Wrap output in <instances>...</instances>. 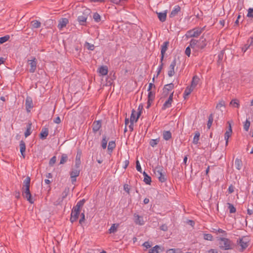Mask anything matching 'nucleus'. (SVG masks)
I'll use <instances>...</instances> for the list:
<instances>
[{"label": "nucleus", "instance_id": "obj_1", "mask_svg": "<svg viewBox=\"0 0 253 253\" xmlns=\"http://www.w3.org/2000/svg\"><path fill=\"white\" fill-rule=\"evenodd\" d=\"M207 45L206 39L202 36L199 40L192 39L190 41V46L193 49H204Z\"/></svg>", "mask_w": 253, "mask_h": 253}, {"label": "nucleus", "instance_id": "obj_31", "mask_svg": "<svg viewBox=\"0 0 253 253\" xmlns=\"http://www.w3.org/2000/svg\"><path fill=\"white\" fill-rule=\"evenodd\" d=\"M156 176H157V177L159 179V180L161 182H165L167 180V178H166V175L165 174V172L164 171H163V172L160 173V175H158Z\"/></svg>", "mask_w": 253, "mask_h": 253}, {"label": "nucleus", "instance_id": "obj_50", "mask_svg": "<svg viewBox=\"0 0 253 253\" xmlns=\"http://www.w3.org/2000/svg\"><path fill=\"white\" fill-rule=\"evenodd\" d=\"M85 202V200L83 199L81 200H80V201H79L77 205H76V206H77V207L79 208L80 209L82 208L84 205V204Z\"/></svg>", "mask_w": 253, "mask_h": 253}, {"label": "nucleus", "instance_id": "obj_10", "mask_svg": "<svg viewBox=\"0 0 253 253\" xmlns=\"http://www.w3.org/2000/svg\"><path fill=\"white\" fill-rule=\"evenodd\" d=\"M169 44V42L167 41V42H165L163 43V45L161 46V61H163L165 54L168 48Z\"/></svg>", "mask_w": 253, "mask_h": 253}, {"label": "nucleus", "instance_id": "obj_17", "mask_svg": "<svg viewBox=\"0 0 253 253\" xmlns=\"http://www.w3.org/2000/svg\"><path fill=\"white\" fill-rule=\"evenodd\" d=\"M25 106L28 112H30V109L33 107V102L30 98H27L25 102Z\"/></svg>", "mask_w": 253, "mask_h": 253}, {"label": "nucleus", "instance_id": "obj_54", "mask_svg": "<svg viewBox=\"0 0 253 253\" xmlns=\"http://www.w3.org/2000/svg\"><path fill=\"white\" fill-rule=\"evenodd\" d=\"M56 156H53L49 160V165L50 167H52L54 165V164L56 163Z\"/></svg>", "mask_w": 253, "mask_h": 253}, {"label": "nucleus", "instance_id": "obj_37", "mask_svg": "<svg viewBox=\"0 0 253 253\" xmlns=\"http://www.w3.org/2000/svg\"><path fill=\"white\" fill-rule=\"evenodd\" d=\"M68 157L66 154H63L61 156L60 164H64L68 161Z\"/></svg>", "mask_w": 253, "mask_h": 253}, {"label": "nucleus", "instance_id": "obj_60", "mask_svg": "<svg viewBox=\"0 0 253 253\" xmlns=\"http://www.w3.org/2000/svg\"><path fill=\"white\" fill-rule=\"evenodd\" d=\"M136 168L137 171L140 172H142V169L139 161L137 160L136 162Z\"/></svg>", "mask_w": 253, "mask_h": 253}, {"label": "nucleus", "instance_id": "obj_19", "mask_svg": "<svg viewBox=\"0 0 253 253\" xmlns=\"http://www.w3.org/2000/svg\"><path fill=\"white\" fill-rule=\"evenodd\" d=\"M98 72L102 76H105L108 74V69L107 66H102L98 69Z\"/></svg>", "mask_w": 253, "mask_h": 253}, {"label": "nucleus", "instance_id": "obj_57", "mask_svg": "<svg viewBox=\"0 0 253 253\" xmlns=\"http://www.w3.org/2000/svg\"><path fill=\"white\" fill-rule=\"evenodd\" d=\"M81 218L79 220V223L82 225L83 224V222H84V220H85V215H84V212H83L81 213Z\"/></svg>", "mask_w": 253, "mask_h": 253}, {"label": "nucleus", "instance_id": "obj_36", "mask_svg": "<svg viewBox=\"0 0 253 253\" xmlns=\"http://www.w3.org/2000/svg\"><path fill=\"white\" fill-rule=\"evenodd\" d=\"M31 23L33 28H39L41 26V23L38 20H33Z\"/></svg>", "mask_w": 253, "mask_h": 253}, {"label": "nucleus", "instance_id": "obj_48", "mask_svg": "<svg viewBox=\"0 0 253 253\" xmlns=\"http://www.w3.org/2000/svg\"><path fill=\"white\" fill-rule=\"evenodd\" d=\"M155 98V93L152 91H150L148 92V100L153 101Z\"/></svg>", "mask_w": 253, "mask_h": 253}, {"label": "nucleus", "instance_id": "obj_27", "mask_svg": "<svg viewBox=\"0 0 253 253\" xmlns=\"http://www.w3.org/2000/svg\"><path fill=\"white\" fill-rule=\"evenodd\" d=\"M116 147V143L114 141H111L109 142L108 150L109 154H111L113 149Z\"/></svg>", "mask_w": 253, "mask_h": 253}, {"label": "nucleus", "instance_id": "obj_7", "mask_svg": "<svg viewBox=\"0 0 253 253\" xmlns=\"http://www.w3.org/2000/svg\"><path fill=\"white\" fill-rule=\"evenodd\" d=\"M248 239L246 237H243L239 241H237V243L241 247L242 251L248 247Z\"/></svg>", "mask_w": 253, "mask_h": 253}, {"label": "nucleus", "instance_id": "obj_53", "mask_svg": "<svg viewBox=\"0 0 253 253\" xmlns=\"http://www.w3.org/2000/svg\"><path fill=\"white\" fill-rule=\"evenodd\" d=\"M135 115H136V111L134 109H132V110L131 111V116H130V122L132 121V122H134V121H135V120L136 119Z\"/></svg>", "mask_w": 253, "mask_h": 253}, {"label": "nucleus", "instance_id": "obj_41", "mask_svg": "<svg viewBox=\"0 0 253 253\" xmlns=\"http://www.w3.org/2000/svg\"><path fill=\"white\" fill-rule=\"evenodd\" d=\"M159 141H160L159 138L155 139H151L150 141L149 144H150V146H151L153 147H154L158 144Z\"/></svg>", "mask_w": 253, "mask_h": 253}, {"label": "nucleus", "instance_id": "obj_64", "mask_svg": "<svg viewBox=\"0 0 253 253\" xmlns=\"http://www.w3.org/2000/svg\"><path fill=\"white\" fill-rule=\"evenodd\" d=\"M160 229L161 230H163L164 231H166L168 230V226L166 224H163L160 227Z\"/></svg>", "mask_w": 253, "mask_h": 253}, {"label": "nucleus", "instance_id": "obj_8", "mask_svg": "<svg viewBox=\"0 0 253 253\" xmlns=\"http://www.w3.org/2000/svg\"><path fill=\"white\" fill-rule=\"evenodd\" d=\"M102 126V121H95L92 125V131L94 133H96Z\"/></svg>", "mask_w": 253, "mask_h": 253}, {"label": "nucleus", "instance_id": "obj_30", "mask_svg": "<svg viewBox=\"0 0 253 253\" xmlns=\"http://www.w3.org/2000/svg\"><path fill=\"white\" fill-rule=\"evenodd\" d=\"M193 89L194 88L191 86H187L183 94V97L185 99L186 98V96H188L191 93Z\"/></svg>", "mask_w": 253, "mask_h": 253}, {"label": "nucleus", "instance_id": "obj_32", "mask_svg": "<svg viewBox=\"0 0 253 253\" xmlns=\"http://www.w3.org/2000/svg\"><path fill=\"white\" fill-rule=\"evenodd\" d=\"M108 142V139L106 136L103 135L101 141V146L103 149H105L107 147V144Z\"/></svg>", "mask_w": 253, "mask_h": 253}, {"label": "nucleus", "instance_id": "obj_40", "mask_svg": "<svg viewBox=\"0 0 253 253\" xmlns=\"http://www.w3.org/2000/svg\"><path fill=\"white\" fill-rule=\"evenodd\" d=\"M92 17L96 22L98 23L101 21V16L97 12L94 13Z\"/></svg>", "mask_w": 253, "mask_h": 253}, {"label": "nucleus", "instance_id": "obj_43", "mask_svg": "<svg viewBox=\"0 0 253 253\" xmlns=\"http://www.w3.org/2000/svg\"><path fill=\"white\" fill-rule=\"evenodd\" d=\"M119 226V224H117L116 226L115 224H113L112 225L111 227L109 229V233H114L117 231V228Z\"/></svg>", "mask_w": 253, "mask_h": 253}, {"label": "nucleus", "instance_id": "obj_29", "mask_svg": "<svg viewBox=\"0 0 253 253\" xmlns=\"http://www.w3.org/2000/svg\"><path fill=\"white\" fill-rule=\"evenodd\" d=\"M158 17L161 22H165L167 18V12L158 13Z\"/></svg>", "mask_w": 253, "mask_h": 253}, {"label": "nucleus", "instance_id": "obj_4", "mask_svg": "<svg viewBox=\"0 0 253 253\" xmlns=\"http://www.w3.org/2000/svg\"><path fill=\"white\" fill-rule=\"evenodd\" d=\"M90 13V10L89 9H85L83 12L82 15L78 17V21L81 25L84 26L87 19L88 15Z\"/></svg>", "mask_w": 253, "mask_h": 253}, {"label": "nucleus", "instance_id": "obj_61", "mask_svg": "<svg viewBox=\"0 0 253 253\" xmlns=\"http://www.w3.org/2000/svg\"><path fill=\"white\" fill-rule=\"evenodd\" d=\"M169 94V91H167L166 89L165 90V89L164 88H163V93L162 94V97H166L168 96Z\"/></svg>", "mask_w": 253, "mask_h": 253}, {"label": "nucleus", "instance_id": "obj_25", "mask_svg": "<svg viewBox=\"0 0 253 253\" xmlns=\"http://www.w3.org/2000/svg\"><path fill=\"white\" fill-rule=\"evenodd\" d=\"M163 138L166 140H169L171 138V133L170 131L164 130L163 132Z\"/></svg>", "mask_w": 253, "mask_h": 253}, {"label": "nucleus", "instance_id": "obj_14", "mask_svg": "<svg viewBox=\"0 0 253 253\" xmlns=\"http://www.w3.org/2000/svg\"><path fill=\"white\" fill-rule=\"evenodd\" d=\"M134 216L135 217L134 222L136 224H138L140 225H142L144 224V221L143 220V218L141 216H139L138 214L135 213L134 214Z\"/></svg>", "mask_w": 253, "mask_h": 253}, {"label": "nucleus", "instance_id": "obj_5", "mask_svg": "<svg viewBox=\"0 0 253 253\" xmlns=\"http://www.w3.org/2000/svg\"><path fill=\"white\" fill-rule=\"evenodd\" d=\"M22 190L23 197L26 199L30 203H34V201L32 198V195L30 191V187H22Z\"/></svg>", "mask_w": 253, "mask_h": 253}, {"label": "nucleus", "instance_id": "obj_28", "mask_svg": "<svg viewBox=\"0 0 253 253\" xmlns=\"http://www.w3.org/2000/svg\"><path fill=\"white\" fill-rule=\"evenodd\" d=\"M235 166L237 169L240 170L243 166L242 160L240 159L236 158L235 161Z\"/></svg>", "mask_w": 253, "mask_h": 253}, {"label": "nucleus", "instance_id": "obj_63", "mask_svg": "<svg viewBox=\"0 0 253 253\" xmlns=\"http://www.w3.org/2000/svg\"><path fill=\"white\" fill-rule=\"evenodd\" d=\"M228 191L229 194H231L234 191V187L232 184L229 186Z\"/></svg>", "mask_w": 253, "mask_h": 253}, {"label": "nucleus", "instance_id": "obj_33", "mask_svg": "<svg viewBox=\"0 0 253 253\" xmlns=\"http://www.w3.org/2000/svg\"><path fill=\"white\" fill-rule=\"evenodd\" d=\"M161 247L158 245H156L149 251V253H159Z\"/></svg>", "mask_w": 253, "mask_h": 253}, {"label": "nucleus", "instance_id": "obj_45", "mask_svg": "<svg viewBox=\"0 0 253 253\" xmlns=\"http://www.w3.org/2000/svg\"><path fill=\"white\" fill-rule=\"evenodd\" d=\"M164 88L165 90L166 89L167 91H169L174 88V84L172 83L167 84L164 86Z\"/></svg>", "mask_w": 253, "mask_h": 253}, {"label": "nucleus", "instance_id": "obj_23", "mask_svg": "<svg viewBox=\"0 0 253 253\" xmlns=\"http://www.w3.org/2000/svg\"><path fill=\"white\" fill-rule=\"evenodd\" d=\"M143 175L144 176V182L146 184H150L151 182V178L150 176H149L147 173L145 171L143 172Z\"/></svg>", "mask_w": 253, "mask_h": 253}, {"label": "nucleus", "instance_id": "obj_59", "mask_svg": "<svg viewBox=\"0 0 253 253\" xmlns=\"http://www.w3.org/2000/svg\"><path fill=\"white\" fill-rule=\"evenodd\" d=\"M191 47L189 45V46L186 47V48L185 49V54L187 56H188V57H189L190 56V54H191Z\"/></svg>", "mask_w": 253, "mask_h": 253}, {"label": "nucleus", "instance_id": "obj_35", "mask_svg": "<svg viewBox=\"0 0 253 253\" xmlns=\"http://www.w3.org/2000/svg\"><path fill=\"white\" fill-rule=\"evenodd\" d=\"M31 178L29 176H27L24 180L22 187H27L30 186Z\"/></svg>", "mask_w": 253, "mask_h": 253}, {"label": "nucleus", "instance_id": "obj_16", "mask_svg": "<svg viewBox=\"0 0 253 253\" xmlns=\"http://www.w3.org/2000/svg\"><path fill=\"white\" fill-rule=\"evenodd\" d=\"M153 170L156 176L160 175V173L164 171L163 167L162 166L158 165L155 168L153 167Z\"/></svg>", "mask_w": 253, "mask_h": 253}, {"label": "nucleus", "instance_id": "obj_39", "mask_svg": "<svg viewBox=\"0 0 253 253\" xmlns=\"http://www.w3.org/2000/svg\"><path fill=\"white\" fill-rule=\"evenodd\" d=\"M213 115L212 114H211L210 115L209 117V119H208V123H207V127L208 128V129H210L212 125V122H213Z\"/></svg>", "mask_w": 253, "mask_h": 253}, {"label": "nucleus", "instance_id": "obj_15", "mask_svg": "<svg viewBox=\"0 0 253 253\" xmlns=\"http://www.w3.org/2000/svg\"><path fill=\"white\" fill-rule=\"evenodd\" d=\"M20 153L23 158H25V152L26 150L25 143L23 140H21L19 144Z\"/></svg>", "mask_w": 253, "mask_h": 253}, {"label": "nucleus", "instance_id": "obj_21", "mask_svg": "<svg viewBox=\"0 0 253 253\" xmlns=\"http://www.w3.org/2000/svg\"><path fill=\"white\" fill-rule=\"evenodd\" d=\"M80 213L79 212H74L73 211H72L71 214V218H70V221L72 223H73L74 222L77 221L78 218H79Z\"/></svg>", "mask_w": 253, "mask_h": 253}, {"label": "nucleus", "instance_id": "obj_49", "mask_svg": "<svg viewBox=\"0 0 253 253\" xmlns=\"http://www.w3.org/2000/svg\"><path fill=\"white\" fill-rule=\"evenodd\" d=\"M247 16L249 18L253 19V8H249L248 10Z\"/></svg>", "mask_w": 253, "mask_h": 253}, {"label": "nucleus", "instance_id": "obj_2", "mask_svg": "<svg viewBox=\"0 0 253 253\" xmlns=\"http://www.w3.org/2000/svg\"><path fill=\"white\" fill-rule=\"evenodd\" d=\"M204 30V28H201L196 27L190 30L187 32L186 36L187 38H198L202 34Z\"/></svg>", "mask_w": 253, "mask_h": 253}, {"label": "nucleus", "instance_id": "obj_44", "mask_svg": "<svg viewBox=\"0 0 253 253\" xmlns=\"http://www.w3.org/2000/svg\"><path fill=\"white\" fill-rule=\"evenodd\" d=\"M10 38L9 35H6L0 38V44H2L8 41Z\"/></svg>", "mask_w": 253, "mask_h": 253}, {"label": "nucleus", "instance_id": "obj_38", "mask_svg": "<svg viewBox=\"0 0 253 253\" xmlns=\"http://www.w3.org/2000/svg\"><path fill=\"white\" fill-rule=\"evenodd\" d=\"M200 136V133L199 132L197 131L195 133V134L194 135V137L193 138V143L194 144H197L198 143V141L199 140V138Z\"/></svg>", "mask_w": 253, "mask_h": 253}, {"label": "nucleus", "instance_id": "obj_3", "mask_svg": "<svg viewBox=\"0 0 253 253\" xmlns=\"http://www.w3.org/2000/svg\"><path fill=\"white\" fill-rule=\"evenodd\" d=\"M219 241V248L222 250H228L231 249V241L226 238H220Z\"/></svg>", "mask_w": 253, "mask_h": 253}, {"label": "nucleus", "instance_id": "obj_42", "mask_svg": "<svg viewBox=\"0 0 253 253\" xmlns=\"http://www.w3.org/2000/svg\"><path fill=\"white\" fill-rule=\"evenodd\" d=\"M227 205L228 206V209L229 210L230 213H232L236 212V209L232 204L228 203H227Z\"/></svg>", "mask_w": 253, "mask_h": 253}, {"label": "nucleus", "instance_id": "obj_22", "mask_svg": "<svg viewBox=\"0 0 253 253\" xmlns=\"http://www.w3.org/2000/svg\"><path fill=\"white\" fill-rule=\"evenodd\" d=\"M80 172V168H75L70 172V176L71 177H77L79 175Z\"/></svg>", "mask_w": 253, "mask_h": 253}, {"label": "nucleus", "instance_id": "obj_46", "mask_svg": "<svg viewBox=\"0 0 253 253\" xmlns=\"http://www.w3.org/2000/svg\"><path fill=\"white\" fill-rule=\"evenodd\" d=\"M250 122L248 119H247L244 124V129L245 131H248L249 130L250 126Z\"/></svg>", "mask_w": 253, "mask_h": 253}, {"label": "nucleus", "instance_id": "obj_18", "mask_svg": "<svg viewBox=\"0 0 253 253\" xmlns=\"http://www.w3.org/2000/svg\"><path fill=\"white\" fill-rule=\"evenodd\" d=\"M181 8L179 5H176L174 7V9L171 11L169 17L172 18L175 16L177 13L180 11Z\"/></svg>", "mask_w": 253, "mask_h": 253}, {"label": "nucleus", "instance_id": "obj_24", "mask_svg": "<svg viewBox=\"0 0 253 253\" xmlns=\"http://www.w3.org/2000/svg\"><path fill=\"white\" fill-rule=\"evenodd\" d=\"M199 80V78L197 76H194L192 78L190 86L194 88L198 84Z\"/></svg>", "mask_w": 253, "mask_h": 253}, {"label": "nucleus", "instance_id": "obj_58", "mask_svg": "<svg viewBox=\"0 0 253 253\" xmlns=\"http://www.w3.org/2000/svg\"><path fill=\"white\" fill-rule=\"evenodd\" d=\"M225 106V102L223 100H221L216 106L217 109H220L221 107Z\"/></svg>", "mask_w": 253, "mask_h": 253}, {"label": "nucleus", "instance_id": "obj_20", "mask_svg": "<svg viewBox=\"0 0 253 253\" xmlns=\"http://www.w3.org/2000/svg\"><path fill=\"white\" fill-rule=\"evenodd\" d=\"M31 128L32 123L31 122H29L27 125L26 130L24 133L25 137H27L32 133Z\"/></svg>", "mask_w": 253, "mask_h": 253}, {"label": "nucleus", "instance_id": "obj_11", "mask_svg": "<svg viewBox=\"0 0 253 253\" xmlns=\"http://www.w3.org/2000/svg\"><path fill=\"white\" fill-rule=\"evenodd\" d=\"M82 151L79 150H78L77 155L76 156V159H75V168H80L81 162V159L82 157Z\"/></svg>", "mask_w": 253, "mask_h": 253}, {"label": "nucleus", "instance_id": "obj_52", "mask_svg": "<svg viewBox=\"0 0 253 253\" xmlns=\"http://www.w3.org/2000/svg\"><path fill=\"white\" fill-rule=\"evenodd\" d=\"M69 189L66 188L62 193V200L63 201L65 198L67 197L69 193Z\"/></svg>", "mask_w": 253, "mask_h": 253}, {"label": "nucleus", "instance_id": "obj_34", "mask_svg": "<svg viewBox=\"0 0 253 253\" xmlns=\"http://www.w3.org/2000/svg\"><path fill=\"white\" fill-rule=\"evenodd\" d=\"M230 105L234 107L238 108L240 106L239 101L237 99H232L230 103Z\"/></svg>", "mask_w": 253, "mask_h": 253}, {"label": "nucleus", "instance_id": "obj_26", "mask_svg": "<svg viewBox=\"0 0 253 253\" xmlns=\"http://www.w3.org/2000/svg\"><path fill=\"white\" fill-rule=\"evenodd\" d=\"M173 100H171V99L168 98V100L164 103L162 106V110H164L166 109L167 108H169L171 107V103L172 102Z\"/></svg>", "mask_w": 253, "mask_h": 253}, {"label": "nucleus", "instance_id": "obj_6", "mask_svg": "<svg viewBox=\"0 0 253 253\" xmlns=\"http://www.w3.org/2000/svg\"><path fill=\"white\" fill-rule=\"evenodd\" d=\"M28 64L30 66L29 72L33 73L35 72L37 68V61L35 57H33L32 60H28Z\"/></svg>", "mask_w": 253, "mask_h": 253}, {"label": "nucleus", "instance_id": "obj_56", "mask_svg": "<svg viewBox=\"0 0 253 253\" xmlns=\"http://www.w3.org/2000/svg\"><path fill=\"white\" fill-rule=\"evenodd\" d=\"M160 63H161V64L160 65L158 69V71H157V75H156V77H157L160 73H161V70H162L163 69V65H164V64L163 63V61H161V60L160 61Z\"/></svg>", "mask_w": 253, "mask_h": 253}, {"label": "nucleus", "instance_id": "obj_13", "mask_svg": "<svg viewBox=\"0 0 253 253\" xmlns=\"http://www.w3.org/2000/svg\"><path fill=\"white\" fill-rule=\"evenodd\" d=\"M48 135V129L47 127H43L40 134V137L42 140H44L46 138Z\"/></svg>", "mask_w": 253, "mask_h": 253}, {"label": "nucleus", "instance_id": "obj_62", "mask_svg": "<svg viewBox=\"0 0 253 253\" xmlns=\"http://www.w3.org/2000/svg\"><path fill=\"white\" fill-rule=\"evenodd\" d=\"M232 132L230 131H226L224 134L225 139H228L229 137L231 136Z\"/></svg>", "mask_w": 253, "mask_h": 253}, {"label": "nucleus", "instance_id": "obj_51", "mask_svg": "<svg viewBox=\"0 0 253 253\" xmlns=\"http://www.w3.org/2000/svg\"><path fill=\"white\" fill-rule=\"evenodd\" d=\"M204 239L206 240L212 241L213 239V237L211 234H204Z\"/></svg>", "mask_w": 253, "mask_h": 253}, {"label": "nucleus", "instance_id": "obj_12", "mask_svg": "<svg viewBox=\"0 0 253 253\" xmlns=\"http://www.w3.org/2000/svg\"><path fill=\"white\" fill-rule=\"evenodd\" d=\"M69 21L67 18H63L60 19L58 25V28L59 29H62L63 28L66 27V25L68 23Z\"/></svg>", "mask_w": 253, "mask_h": 253}, {"label": "nucleus", "instance_id": "obj_47", "mask_svg": "<svg viewBox=\"0 0 253 253\" xmlns=\"http://www.w3.org/2000/svg\"><path fill=\"white\" fill-rule=\"evenodd\" d=\"M84 46L87 49L90 50H93L94 49V45L87 42L85 43Z\"/></svg>", "mask_w": 253, "mask_h": 253}, {"label": "nucleus", "instance_id": "obj_9", "mask_svg": "<svg viewBox=\"0 0 253 253\" xmlns=\"http://www.w3.org/2000/svg\"><path fill=\"white\" fill-rule=\"evenodd\" d=\"M176 65V58H174L171 62L169 67V70L168 71V76L170 77L174 75V68Z\"/></svg>", "mask_w": 253, "mask_h": 253}, {"label": "nucleus", "instance_id": "obj_55", "mask_svg": "<svg viewBox=\"0 0 253 253\" xmlns=\"http://www.w3.org/2000/svg\"><path fill=\"white\" fill-rule=\"evenodd\" d=\"M251 46L249 44V40L247 41V43L242 47V51L245 53Z\"/></svg>", "mask_w": 253, "mask_h": 253}]
</instances>
